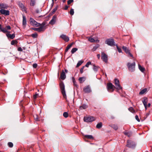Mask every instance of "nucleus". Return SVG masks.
<instances>
[{"label":"nucleus","instance_id":"29","mask_svg":"<svg viewBox=\"0 0 152 152\" xmlns=\"http://www.w3.org/2000/svg\"><path fill=\"white\" fill-rule=\"evenodd\" d=\"M111 127L115 130H117L118 128V126L115 124L112 125Z\"/></svg>","mask_w":152,"mask_h":152},{"label":"nucleus","instance_id":"17","mask_svg":"<svg viewBox=\"0 0 152 152\" xmlns=\"http://www.w3.org/2000/svg\"><path fill=\"white\" fill-rule=\"evenodd\" d=\"M10 32H7L6 34V35L8 38H10L11 39H13L15 37V34H10Z\"/></svg>","mask_w":152,"mask_h":152},{"label":"nucleus","instance_id":"28","mask_svg":"<svg viewBox=\"0 0 152 152\" xmlns=\"http://www.w3.org/2000/svg\"><path fill=\"white\" fill-rule=\"evenodd\" d=\"M1 31L3 32L4 33L7 32H10L8 31H7V29H6V27L2 28L1 30Z\"/></svg>","mask_w":152,"mask_h":152},{"label":"nucleus","instance_id":"19","mask_svg":"<svg viewBox=\"0 0 152 152\" xmlns=\"http://www.w3.org/2000/svg\"><path fill=\"white\" fill-rule=\"evenodd\" d=\"M147 92V89L146 88H144L142 90H141L140 91L139 93L140 95H142L145 94Z\"/></svg>","mask_w":152,"mask_h":152},{"label":"nucleus","instance_id":"51","mask_svg":"<svg viewBox=\"0 0 152 152\" xmlns=\"http://www.w3.org/2000/svg\"><path fill=\"white\" fill-rule=\"evenodd\" d=\"M135 118L136 120L138 122L140 121V120H139V118L138 116L137 115H136L135 116Z\"/></svg>","mask_w":152,"mask_h":152},{"label":"nucleus","instance_id":"38","mask_svg":"<svg viewBox=\"0 0 152 152\" xmlns=\"http://www.w3.org/2000/svg\"><path fill=\"white\" fill-rule=\"evenodd\" d=\"M17 43H18V42L16 40H12L11 42V44L12 45H13L15 44H17Z\"/></svg>","mask_w":152,"mask_h":152},{"label":"nucleus","instance_id":"23","mask_svg":"<svg viewBox=\"0 0 152 152\" xmlns=\"http://www.w3.org/2000/svg\"><path fill=\"white\" fill-rule=\"evenodd\" d=\"M86 78L85 77H80L79 78V81L80 83H83L86 80Z\"/></svg>","mask_w":152,"mask_h":152},{"label":"nucleus","instance_id":"54","mask_svg":"<svg viewBox=\"0 0 152 152\" xmlns=\"http://www.w3.org/2000/svg\"><path fill=\"white\" fill-rule=\"evenodd\" d=\"M73 81L74 83V85L75 86H77V85L76 84L75 82V79L74 78H73Z\"/></svg>","mask_w":152,"mask_h":152},{"label":"nucleus","instance_id":"11","mask_svg":"<svg viewBox=\"0 0 152 152\" xmlns=\"http://www.w3.org/2000/svg\"><path fill=\"white\" fill-rule=\"evenodd\" d=\"M45 24L44 23H42V24L39 26L40 27L37 28V31L39 32H41L42 31H43L45 29Z\"/></svg>","mask_w":152,"mask_h":152},{"label":"nucleus","instance_id":"22","mask_svg":"<svg viewBox=\"0 0 152 152\" xmlns=\"http://www.w3.org/2000/svg\"><path fill=\"white\" fill-rule=\"evenodd\" d=\"M60 77L62 80H64L66 77L65 74L63 70L61 74Z\"/></svg>","mask_w":152,"mask_h":152},{"label":"nucleus","instance_id":"41","mask_svg":"<svg viewBox=\"0 0 152 152\" xmlns=\"http://www.w3.org/2000/svg\"><path fill=\"white\" fill-rule=\"evenodd\" d=\"M58 8V6H57L55 8H54L52 10V12L53 14H54L56 11L57 10Z\"/></svg>","mask_w":152,"mask_h":152},{"label":"nucleus","instance_id":"42","mask_svg":"<svg viewBox=\"0 0 152 152\" xmlns=\"http://www.w3.org/2000/svg\"><path fill=\"white\" fill-rule=\"evenodd\" d=\"M124 133L125 135H127L129 137H130L132 134H131L126 132H124Z\"/></svg>","mask_w":152,"mask_h":152},{"label":"nucleus","instance_id":"46","mask_svg":"<svg viewBox=\"0 0 152 152\" xmlns=\"http://www.w3.org/2000/svg\"><path fill=\"white\" fill-rule=\"evenodd\" d=\"M117 48L118 50V51L119 53H121L122 52V50L121 49L119 48L117 45H116Z\"/></svg>","mask_w":152,"mask_h":152},{"label":"nucleus","instance_id":"53","mask_svg":"<svg viewBox=\"0 0 152 152\" xmlns=\"http://www.w3.org/2000/svg\"><path fill=\"white\" fill-rule=\"evenodd\" d=\"M73 1V0H69L67 1V4H69Z\"/></svg>","mask_w":152,"mask_h":152},{"label":"nucleus","instance_id":"30","mask_svg":"<svg viewBox=\"0 0 152 152\" xmlns=\"http://www.w3.org/2000/svg\"><path fill=\"white\" fill-rule=\"evenodd\" d=\"M83 61H79L77 64L76 67H78L79 66H80L83 63Z\"/></svg>","mask_w":152,"mask_h":152},{"label":"nucleus","instance_id":"24","mask_svg":"<svg viewBox=\"0 0 152 152\" xmlns=\"http://www.w3.org/2000/svg\"><path fill=\"white\" fill-rule=\"evenodd\" d=\"M23 25H26V21L25 16L23 15Z\"/></svg>","mask_w":152,"mask_h":152},{"label":"nucleus","instance_id":"13","mask_svg":"<svg viewBox=\"0 0 152 152\" xmlns=\"http://www.w3.org/2000/svg\"><path fill=\"white\" fill-rule=\"evenodd\" d=\"M83 91L85 93H89L91 91L90 87L89 85L84 87L83 89Z\"/></svg>","mask_w":152,"mask_h":152},{"label":"nucleus","instance_id":"4","mask_svg":"<svg viewBox=\"0 0 152 152\" xmlns=\"http://www.w3.org/2000/svg\"><path fill=\"white\" fill-rule=\"evenodd\" d=\"M114 84L115 85V88L118 90H120L122 89V87L120 84L119 80L117 79H115L114 80Z\"/></svg>","mask_w":152,"mask_h":152},{"label":"nucleus","instance_id":"36","mask_svg":"<svg viewBox=\"0 0 152 152\" xmlns=\"http://www.w3.org/2000/svg\"><path fill=\"white\" fill-rule=\"evenodd\" d=\"M129 110L132 113H134L135 112L134 110L132 107H129Z\"/></svg>","mask_w":152,"mask_h":152},{"label":"nucleus","instance_id":"39","mask_svg":"<svg viewBox=\"0 0 152 152\" xmlns=\"http://www.w3.org/2000/svg\"><path fill=\"white\" fill-rule=\"evenodd\" d=\"M31 36L34 38H35L37 37L38 35L36 33H35L34 34H31Z\"/></svg>","mask_w":152,"mask_h":152},{"label":"nucleus","instance_id":"52","mask_svg":"<svg viewBox=\"0 0 152 152\" xmlns=\"http://www.w3.org/2000/svg\"><path fill=\"white\" fill-rule=\"evenodd\" d=\"M37 64L36 63L34 64L33 65V66L34 68H37Z\"/></svg>","mask_w":152,"mask_h":152},{"label":"nucleus","instance_id":"20","mask_svg":"<svg viewBox=\"0 0 152 152\" xmlns=\"http://www.w3.org/2000/svg\"><path fill=\"white\" fill-rule=\"evenodd\" d=\"M8 7L7 5L5 4H0V9H7Z\"/></svg>","mask_w":152,"mask_h":152},{"label":"nucleus","instance_id":"15","mask_svg":"<svg viewBox=\"0 0 152 152\" xmlns=\"http://www.w3.org/2000/svg\"><path fill=\"white\" fill-rule=\"evenodd\" d=\"M18 4L20 7L21 8L22 11L26 12V11L23 4L20 2H19Z\"/></svg>","mask_w":152,"mask_h":152},{"label":"nucleus","instance_id":"35","mask_svg":"<svg viewBox=\"0 0 152 152\" xmlns=\"http://www.w3.org/2000/svg\"><path fill=\"white\" fill-rule=\"evenodd\" d=\"M35 4V0H31L30 2V5L31 6H34Z\"/></svg>","mask_w":152,"mask_h":152},{"label":"nucleus","instance_id":"27","mask_svg":"<svg viewBox=\"0 0 152 152\" xmlns=\"http://www.w3.org/2000/svg\"><path fill=\"white\" fill-rule=\"evenodd\" d=\"M93 66L94 67L93 69L94 70L95 72H97L99 69V67L98 66H96L94 65H93Z\"/></svg>","mask_w":152,"mask_h":152},{"label":"nucleus","instance_id":"64","mask_svg":"<svg viewBox=\"0 0 152 152\" xmlns=\"http://www.w3.org/2000/svg\"><path fill=\"white\" fill-rule=\"evenodd\" d=\"M74 44V42H72V43L70 44H72V45L73 44Z\"/></svg>","mask_w":152,"mask_h":152},{"label":"nucleus","instance_id":"5","mask_svg":"<svg viewBox=\"0 0 152 152\" xmlns=\"http://www.w3.org/2000/svg\"><path fill=\"white\" fill-rule=\"evenodd\" d=\"M95 120V118L92 116L85 117L83 118L84 121L86 122H91Z\"/></svg>","mask_w":152,"mask_h":152},{"label":"nucleus","instance_id":"33","mask_svg":"<svg viewBox=\"0 0 152 152\" xmlns=\"http://www.w3.org/2000/svg\"><path fill=\"white\" fill-rule=\"evenodd\" d=\"M85 137L88 139H92L93 138V137L91 135H85Z\"/></svg>","mask_w":152,"mask_h":152},{"label":"nucleus","instance_id":"50","mask_svg":"<svg viewBox=\"0 0 152 152\" xmlns=\"http://www.w3.org/2000/svg\"><path fill=\"white\" fill-rule=\"evenodd\" d=\"M5 27L6 28V29L7 31L8 30H10L11 29V27L10 26H6Z\"/></svg>","mask_w":152,"mask_h":152},{"label":"nucleus","instance_id":"58","mask_svg":"<svg viewBox=\"0 0 152 152\" xmlns=\"http://www.w3.org/2000/svg\"><path fill=\"white\" fill-rule=\"evenodd\" d=\"M97 57L98 59H99L100 58V55L99 54H98L97 55Z\"/></svg>","mask_w":152,"mask_h":152},{"label":"nucleus","instance_id":"47","mask_svg":"<svg viewBox=\"0 0 152 152\" xmlns=\"http://www.w3.org/2000/svg\"><path fill=\"white\" fill-rule=\"evenodd\" d=\"M70 14L72 15H73L74 14V10L73 9H71L70 11Z\"/></svg>","mask_w":152,"mask_h":152},{"label":"nucleus","instance_id":"1","mask_svg":"<svg viewBox=\"0 0 152 152\" xmlns=\"http://www.w3.org/2000/svg\"><path fill=\"white\" fill-rule=\"evenodd\" d=\"M59 86L61 90V92L64 98L66 99V96L65 90V86L64 84L62 81H61L60 84Z\"/></svg>","mask_w":152,"mask_h":152},{"label":"nucleus","instance_id":"3","mask_svg":"<svg viewBox=\"0 0 152 152\" xmlns=\"http://www.w3.org/2000/svg\"><path fill=\"white\" fill-rule=\"evenodd\" d=\"M107 88L109 92H113L115 88V86L111 83H108L107 84Z\"/></svg>","mask_w":152,"mask_h":152},{"label":"nucleus","instance_id":"40","mask_svg":"<svg viewBox=\"0 0 152 152\" xmlns=\"http://www.w3.org/2000/svg\"><path fill=\"white\" fill-rule=\"evenodd\" d=\"M63 115L64 117L66 118L68 117V113H67L66 112H65L64 113Z\"/></svg>","mask_w":152,"mask_h":152},{"label":"nucleus","instance_id":"26","mask_svg":"<svg viewBox=\"0 0 152 152\" xmlns=\"http://www.w3.org/2000/svg\"><path fill=\"white\" fill-rule=\"evenodd\" d=\"M138 67L139 69L142 72H143L145 70V69L142 67L140 64H138Z\"/></svg>","mask_w":152,"mask_h":152},{"label":"nucleus","instance_id":"60","mask_svg":"<svg viewBox=\"0 0 152 152\" xmlns=\"http://www.w3.org/2000/svg\"><path fill=\"white\" fill-rule=\"evenodd\" d=\"M151 105V104L150 103H149L148 104V105H147V106H148V107H150Z\"/></svg>","mask_w":152,"mask_h":152},{"label":"nucleus","instance_id":"45","mask_svg":"<svg viewBox=\"0 0 152 152\" xmlns=\"http://www.w3.org/2000/svg\"><path fill=\"white\" fill-rule=\"evenodd\" d=\"M91 64V62L90 61H89L87 63L85 66L88 67L89 65Z\"/></svg>","mask_w":152,"mask_h":152},{"label":"nucleus","instance_id":"7","mask_svg":"<svg viewBox=\"0 0 152 152\" xmlns=\"http://www.w3.org/2000/svg\"><path fill=\"white\" fill-rule=\"evenodd\" d=\"M105 42L106 44L110 46L115 45V42L113 39H107L106 40Z\"/></svg>","mask_w":152,"mask_h":152},{"label":"nucleus","instance_id":"56","mask_svg":"<svg viewBox=\"0 0 152 152\" xmlns=\"http://www.w3.org/2000/svg\"><path fill=\"white\" fill-rule=\"evenodd\" d=\"M18 51H22V49L21 47H19L18 48Z\"/></svg>","mask_w":152,"mask_h":152},{"label":"nucleus","instance_id":"44","mask_svg":"<svg viewBox=\"0 0 152 152\" xmlns=\"http://www.w3.org/2000/svg\"><path fill=\"white\" fill-rule=\"evenodd\" d=\"M34 118L36 121H37L38 120V117L37 115H35L34 116Z\"/></svg>","mask_w":152,"mask_h":152},{"label":"nucleus","instance_id":"49","mask_svg":"<svg viewBox=\"0 0 152 152\" xmlns=\"http://www.w3.org/2000/svg\"><path fill=\"white\" fill-rule=\"evenodd\" d=\"M85 66H83L82 68H81V69L80 70V72L81 73H82L83 72V70L84 69V68L85 67Z\"/></svg>","mask_w":152,"mask_h":152},{"label":"nucleus","instance_id":"6","mask_svg":"<svg viewBox=\"0 0 152 152\" xmlns=\"http://www.w3.org/2000/svg\"><path fill=\"white\" fill-rule=\"evenodd\" d=\"M135 144L134 142L129 140L127 141L126 146L127 147L131 148H134L135 146Z\"/></svg>","mask_w":152,"mask_h":152},{"label":"nucleus","instance_id":"2","mask_svg":"<svg viewBox=\"0 0 152 152\" xmlns=\"http://www.w3.org/2000/svg\"><path fill=\"white\" fill-rule=\"evenodd\" d=\"M127 66H128L129 70L132 72L135 70V63L133 62L131 64L130 63H128Z\"/></svg>","mask_w":152,"mask_h":152},{"label":"nucleus","instance_id":"12","mask_svg":"<svg viewBox=\"0 0 152 152\" xmlns=\"http://www.w3.org/2000/svg\"><path fill=\"white\" fill-rule=\"evenodd\" d=\"M0 12L1 14L5 15H10V12L9 10H6L4 9H1L0 10Z\"/></svg>","mask_w":152,"mask_h":152},{"label":"nucleus","instance_id":"55","mask_svg":"<svg viewBox=\"0 0 152 152\" xmlns=\"http://www.w3.org/2000/svg\"><path fill=\"white\" fill-rule=\"evenodd\" d=\"M38 96V94H36L35 95H34V96H33V97H34V98L35 99H36V98H37V96Z\"/></svg>","mask_w":152,"mask_h":152},{"label":"nucleus","instance_id":"62","mask_svg":"<svg viewBox=\"0 0 152 152\" xmlns=\"http://www.w3.org/2000/svg\"><path fill=\"white\" fill-rule=\"evenodd\" d=\"M65 72H66V73H67V72H68V71H67V70H66V69H65Z\"/></svg>","mask_w":152,"mask_h":152},{"label":"nucleus","instance_id":"25","mask_svg":"<svg viewBox=\"0 0 152 152\" xmlns=\"http://www.w3.org/2000/svg\"><path fill=\"white\" fill-rule=\"evenodd\" d=\"M87 107V106L85 104H83L79 107V109L80 110L85 109Z\"/></svg>","mask_w":152,"mask_h":152},{"label":"nucleus","instance_id":"43","mask_svg":"<svg viewBox=\"0 0 152 152\" xmlns=\"http://www.w3.org/2000/svg\"><path fill=\"white\" fill-rule=\"evenodd\" d=\"M8 145L10 147H12L13 146V144L11 142H9L8 143Z\"/></svg>","mask_w":152,"mask_h":152},{"label":"nucleus","instance_id":"8","mask_svg":"<svg viewBox=\"0 0 152 152\" xmlns=\"http://www.w3.org/2000/svg\"><path fill=\"white\" fill-rule=\"evenodd\" d=\"M122 49L129 56H131L132 58H133V55L130 53L129 50L125 46H123L122 47Z\"/></svg>","mask_w":152,"mask_h":152},{"label":"nucleus","instance_id":"61","mask_svg":"<svg viewBox=\"0 0 152 152\" xmlns=\"http://www.w3.org/2000/svg\"><path fill=\"white\" fill-rule=\"evenodd\" d=\"M2 28L1 25L0 24V30H1V29Z\"/></svg>","mask_w":152,"mask_h":152},{"label":"nucleus","instance_id":"16","mask_svg":"<svg viewBox=\"0 0 152 152\" xmlns=\"http://www.w3.org/2000/svg\"><path fill=\"white\" fill-rule=\"evenodd\" d=\"M148 101V99L147 97H144V98H143V100L142 101V102L144 106H145V107L146 109V108L147 107V104Z\"/></svg>","mask_w":152,"mask_h":152},{"label":"nucleus","instance_id":"32","mask_svg":"<svg viewBox=\"0 0 152 152\" xmlns=\"http://www.w3.org/2000/svg\"><path fill=\"white\" fill-rule=\"evenodd\" d=\"M102 126V123L101 122H100L96 126V127L98 129L100 128Z\"/></svg>","mask_w":152,"mask_h":152},{"label":"nucleus","instance_id":"34","mask_svg":"<svg viewBox=\"0 0 152 152\" xmlns=\"http://www.w3.org/2000/svg\"><path fill=\"white\" fill-rule=\"evenodd\" d=\"M77 50V48H72L71 51L72 53L73 54Z\"/></svg>","mask_w":152,"mask_h":152},{"label":"nucleus","instance_id":"10","mask_svg":"<svg viewBox=\"0 0 152 152\" xmlns=\"http://www.w3.org/2000/svg\"><path fill=\"white\" fill-rule=\"evenodd\" d=\"M101 58L103 61L106 63L107 62L108 60L107 56L103 52H102Z\"/></svg>","mask_w":152,"mask_h":152},{"label":"nucleus","instance_id":"31","mask_svg":"<svg viewBox=\"0 0 152 152\" xmlns=\"http://www.w3.org/2000/svg\"><path fill=\"white\" fill-rule=\"evenodd\" d=\"M72 44L69 45L66 47V48L65 50V52H66L68 51V50L71 48L72 47Z\"/></svg>","mask_w":152,"mask_h":152},{"label":"nucleus","instance_id":"37","mask_svg":"<svg viewBox=\"0 0 152 152\" xmlns=\"http://www.w3.org/2000/svg\"><path fill=\"white\" fill-rule=\"evenodd\" d=\"M99 45L95 46L93 47V48L92 49V51H95L97 48H99Z\"/></svg>","mask_w":152,"mask_h":152},{"label":"nucleus","instance_id":"48","mask_svg":"<svg viewBox=\"0 0 152 152\" xmlns=\"http://www.w3.org/2000/svg\"><path fill=\"white\" fill-rule=\"evenodd\" d=\"M42 10L41 8L39 9H37L36 10V12L37 13H39L42 11Z\"/></svg>","mask_w":152,"mask_h":152},{"label":"nucleus","instance_id":"63","mask_svg":"<svg viewBox=\"0 0 152 152\" xmlns=\"http://www.w3.org/2000/svg\"><path fill=\"white\" fill-rule=\"evenodd\" d=\"M66 0H62L63 2L64 3L66 1Z\"/></svg>","mask_w":152,"mask_h":152},{"label":"nucleus","instance_id":"9","mask_svg":"<svg viewBox=\"0 0 152 152\" xmlns=\"http://www.w3.org/2000/svg\"><path fill=\"white\" fill-rule=\"evenodd\" d=\"M30 22L33 26H39L40 25V24L37 23L34 19L31 18H30Z\"/></svg>","mask_w":152,"mask_h":152},{"label":"nucleus","instance_id":"14","mask_svg":"<svg viewBox=\"0 0 152 152\" xmlns=\"http://www.w3.org/2000/svg\"><path fill=\"white\" fill-rule=\"evenodd\" d=\"M56 18L57 17L56 15H54L53 16L52 19L50 21L49 24L51 25L54 24L56 21Z\"/></svg>","mask_w":152,"mask_h":152},{"label":"nucleus","instance_id":"18","mask_svg":"<svg viewBox=\"0 0 152 152\" xmlns=\"http://www.w3.org/2000/svg\"><path fill=\"white\" fill-rule=\"evenodd\" d=\"M61 37L65 41L67 42L69 40V38L65 35L62 34L61 36Z\"/></svg>","mask_w":152,"mask_h":152},{"label":"nucleus","instance_id":"59","mask_svg":"<svg viewBox=\"0 0 152 152\" xmlns=\"http://www.w3.org/2000/svg\"><path fill=\"white\" fill-rule=\"evenodd\" d=\"M68 6H66L65 7V8H64V9L65 10H66L68 8Z\"/></svg>","mask_w":152,"mask_h":152},{"label":"nucleus","instance_id":"21","mask_svg":"<svg viewBox=\"0 0 152 152\" xmlns=\"http://www.w3.org/2000/svg\"><path fill=\"white\" fill-rule=\"evenodd\" d=\"M87 38L88 39V40L92 42H99V40L98 39L95 40L94 39L91 38V37H87Z\"/></svg>","mask_w":152,"mask_h":152},{"label":"nucleus","instance_id":"57","mask_svg":"<svg viewBox=\"0 0 152 152\" xmlns=\"http://www.w3.org/2000/svg\"><path fill=\"white\" fill-rule=\"evenodd\" d=\"M32 29L34 31H37V28H32Z\"/></svg>","mask_w":152,"mask_h":152}]
</instances>
